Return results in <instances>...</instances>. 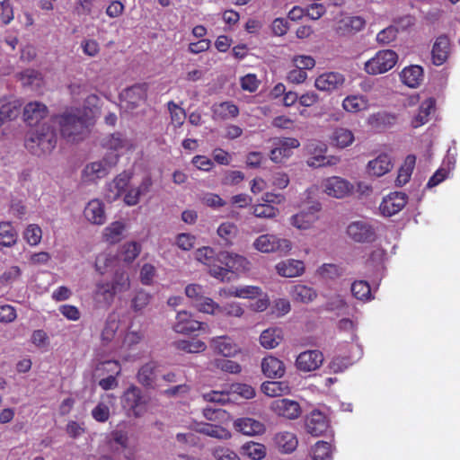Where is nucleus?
<instances>
[{"instance_id": "1", "label": "nucleus", "mask_w": 460, "mask_h": 460, "mask_svg": "<svg viewBox=\"0 0 460 460\" xmlns=\"http://www.w3.org/2000/svg\"><path fill=\"white\" fill-rule=\"evenodd\" d=\"M60 132L67 141H79L86 136L91 125L87 111L84 109H72L58 118Z\"/></svg>"}, {"instance_id": "2", "label": "nucleus", "mask_w": 460, "mask_h": 460, "mask_svg": "<svg viewBox=\"0 0 460 460\" xmlns=\"http://www.w3.org/2000/svg\"><path fill=\"white\" fill-rule=\"evenodd\" d=\"M57 135L49 125H42L26 140V147L34 155H41L50 153L56 146Z\"/></svg>"}, {"instance_id": "3", "label": "nucleus", "mask_w": 460, "mask_h": 460, "mask_svg": "<svg viewBox=\"0 0 460 460\" xmlns=\"http://www.w3.org/2000/svg\"><path fill=\"white\" fill-rule=\"evenodd\" d=\"M252 247L262 253L288 254L292 249V243L287 238L277 234H264L258 236L252 243Z\"/></svg>"}, {"instance_id": "4", "label": "nucleus", "mask_w": 460, "mask_h": 460, "mask_svg": "<svg viewBox=\"0 0 460 460\" xmlns=\"http://www.w3.org/2000/svg\"><path fill=\"white\" fill-rule=\"evenodd\" d=\"M398 61V55L392 49L377 51L364 64V71L370 75L385 74L391 70Z\"/></svg>"}, {"instance_id": "5", "label": "nucleus", "mask_w": 460, "mask_h": 460, "mask_svg": "<svg viewBox=\"0 0 460 460\" xmlns=\"http://www.w3.org/2000/svg\"><path fill=\"white\" fill-rule=\"evenodd\" d=\"M119 161V155L108 154L102 160L88 164L83 171L86 181H94L108 175Z\"/></svg>"}, {"instance_id": "6", "label": "nucleus", "mask_w": 460, "mask_h": 460, "mask_svg": "<svg viewBox=\"0 0 460 460\" xmlns=\"http://www.w3.org/2000/svg\"><path fill=\"white\" fill-rule=\"evenodd\" d=\"M185 294L193 305L200 312L213 314L219 305L206 296V289L199 284H190L185 288Z\"/></svg>"}, {"instance_id": "7", "label": "nucleus", "mask_w": 460, "mask_h": 460, "mask_svg": "<svg viewBox=\"0 0 460 460\" xmlns=\"http://www.w3.org/2000/svg\"><path fill=\"white\" fill-rule=\"evenodd\" d=\"M122 405L130 414L140 417L146 411V399L137 386H130L123 394Z\"/></svg>"}, {"instance_id": "8", "label": "nucleus", "mask_w": 460, "mask_h": 460, "mask_svg": "<svg viewBox=\"0 0 460 460\" xmlns=\"http://www.w3.org/2000/svg\"><path fill=\"white\" fill-rule=\"evenodd\" d=\"M273 146L270 158L279 164L289 158L293 154L292 150L299 147L300 143L295 137H277L273 139Z\"/></svg>"}, {"instance_id": "9", "label": "nucleus", "mask_w": 460, "mask_h": 460, "mask_svg": "<svg viewBox=\"0 0 460 460\" xmlns=\"http://www.w3.org/2000/svg\"><path fill=\"white\" fill-rule=\"evenodd\" d=\"M321 210V205L316 203L306 209L293 215L289 221L290 224L299 230H308L319 220L318 212Z\"/></svg>"}, {"instance_id": "10", "label": "nucleus", "mask_w": 460, "mask_h": 460, "mask_svg": "<svg viewBox=\"0 0 460 460\" xmlns=\"http://www.w3.org/2000/svg\"><path fill=\"white\" fill-rule=\"evenodd\" d=\"M217 261L226 267L228 274L230 272H246L251 269V263L245 257L228 252L217 253Z\"/></svg>"}, {"instance_id": "11", "label": "nucleus", "mask_w": 460, "mask_h": 460, "mask_svg": "<svg viewBox=\"0 0 460 460\" xmlns=\"http://www.w3.org/2000/svg\"><path fill=\"white\" fill-rule=\"evenodd\" d=\"M322 187L328 196L336 199L344 198L353 190V185L349 181L338 176H332L323 180Z\"/></svg>"}, {"instance_id": "12", "label": "nucleus", "mask_w": 460, "mask_h": 460, "mask_svg": "<svg viewBox=\"0 0 460 460\" xmlns=\"http://www.w3.org/2000/svg\"><path fill=\"white\" fill-rule=\"evenodd\" d=\"M348 235L358 243H369L375 240L376 233L372 226L364 220L354 221L347 227Z\"/></svg>"}, {"instance_id": "13", "label": "nucleus", "mask_w": 460, "mask_h": 460, "mask_svg": "<svg viewBox=\"0 0 460 460\" xmlns=\"http://www.w3.org/2000/svg\"><path fill=\"white\" fill-rule=\"evenodd\" d=\"M366 26V20L361 16H346L335 24V32L341 37H350L362 31Z\"/></svg>"}, {"instance_id": "14", "label": "nucleus", "mask_w": 460, "mask_h": 460, "mask_svg": "<svg viewBox=\"0 0 460 460\" xmlns=\"http://www.w3.org/2000/svg\"><path fill=\"white\" fill-rule=\"evenodd\" d=\"M407 203V195L403 192H393L385 197L379 206L381 213L392 217L401 211Z\"/></svg>"}, {"instance_id": "15", "label": "nucleus", "mask_w": 460, "mask_h": 460, "mask_svg": "<svg viewBox=\"0 0 460 460\" xmlns=\"http://www.w3.org/2000/svg\"><path fill=\"white\" fill-rule=\"evenodd\" d=\"M271 410L279 416L289 420L297 419L301 414V408L297 402L289 399L275 400L270 406Z\"/></svg>"}, {"instance_id": "16", "label": "nucleus", "mask_w": 460, "mask_h": 460, "mask_svg": "<svg viewBox=\"0 0 460 460\" xmlns=\"http://www.w3.org/2000/svg\"><path fill=\"white\" fill-rule=\"evenodd\" d=\"M345 83V77L338 72H329L320 75L314 82L315 87L323 92H332L341 89Z\"/></svg>"}, {"instance_id": "17", "label": "nucleus", "mask_w": 460, "mask_h": 460, "mask_svg": "<svg viewBox=\"0 0 460 460\" xmlns=\"http://www.w3.org/2000/svg\"><path fill=\"white\" fill-rule=\"evenodd\" d=\"M323 361V353L319 350H306L298 355L296 360V367L305 372L317 369Z\"/></svg>"}, {"instance_id": "18", "label": "nucleus", "mask_w": 460, "mask_h": 460, "mask_svg": "<svg viewBox=\"0 0 460 460\" xmlns=\"http://www.w3.org/2000/svg\"><path fill=\"white\" fill-rule=\"evenodd\" d=\"M305 429L314 437L323 435L329 427L326 416L318 410L312 411L305 418Z\"/></svg>"}, {"instance_id": "19", "label": "nucleus", "mask_w": 460, "mask_h": 460, "mask_svg": "<svg viewBox=\"0 0 460 460\" xmlns=\"http://www.w3.org/2000/svg\"><path fill=\"white\" fill-rule=\"evenodd\" d=\"M137 381L147 388H160L163 385L157 375V364L148 362L141 367L137 373Z\"/></svg>"}, {"instance_id": "20", "label": "nucleus", "mask_w": 460, "mask_h": 460, "mask_svg": "<svg viewBox=\"0 0 460 460\" xmlns=\"http://www.w3.org/2000/svg\"><path fill=\"white\" fill-rule=\"evenodd\" d=\"M451 52V42L449 38L442 34L438 36L433 44L431 50L432 62L435 66L443 65L448 58Z\"/></svg>"}, {"instance_id": "21", "label": "nucleus", "mask_w": 460, "mask_h": 460, "mask_svg": "<svg viewBox=\"0 0 460 460\" xmlns=\"http://www.w3.org/2000/svg\"><path fill=\"white\" fill-rule=\"evenodd\" d=\"M152 185L153 181L151 177H144L137 187H129L127 189L123 199L124 202L129 207L136 206L139 202L141 196L150 191Z\"/></svg>"}, {"instance_id": "22", "label": "nucleus", "mask_w": 460, "mask_h": 460, "mask_svg": "<svg viewBox=\"0 0 460 460\" xmlns=\"http://www.w3.org/2000/svg\"><path fill=\"white\" fill-rule=\"evenodd\" d=\"M202 325L203 323L194 320L190 314L186 311H181L177 314L173 330L178 333L190 334L202 329Z\"/></svg>"}, {"instance_id": "23", "label": "nucleus", "mask_w": 460, "mask_h": 460, "mask_svg": "<svg viewBox=\"0 0 460 460\" xmlns=\"http://www.w3.org/2000/svg\"><path fill=\"white\" fill-rule=\"evenodd\" d=\"M210 347L224 357H234L240 352V349L231 338L227 336L214 337L209 341Z\"/></svg>"}, {"instance_id": "24", "label": "nucleus", "mask_w": 460, "mask_h": 460, "mask_svg": "<svg viewBox=\"0 0 460 460\" xmlns=\"http://www.w3.org/2000/svg\"><path fill=\"white\" fill-rule=\"evenodd\" d=\"M234 427L238 432L246 436H256L265 431V426L262 422L248 417L235 420Z\"/></svg>"}, {"instance_id": "25", "label": "nucleus", "mask_w": 460, "mask_h": 460, "mask_svg": "<svg viewBox=\"0 0 460 460\" xmlns=\"http://www.w3.org/2000/svg\"><path fill=\"white\" fill-rule=\"evenodd\" d=\"M147 95V84H137L131 87L127 88L122 96L128 102V108L134 109L137 107L141 102H145Z\"/></svg>"}, {"instance_id": "26", "label": "nucleus", "mask_w": 460, "mask_h": 460, "mask_svg": "<svg viewBox=\"0 0 460 460\" xmlns=\"http://www.w3.org/2000/svg\"><path fill=\"white\" fill-rule=\"evenodd\" d=\"M279 275L285 278L299 277L305 272V264L302 261L288 259L276 265Z\"/></svg>"}, {"instance_id": "27", "label": "nucleus", "mask_w": 460, "mask_h": 460, "mask_svg": "<svg viewBox=\"0 0 460 460\" xmlns=\"http://www.w3.org/2000/svg\"><path fill=\"white\" fill-rule=\"evenodd\" d=\"M261 371L269 378H280L285 374L284 363L273 356H267L261 360Z\"/></svg>"}, {"instance_id": "28", "label": "nucleus", "mask_w": 460, "mask_h": 460, "mask_svg": "<svg viewBox=\"0 0 460 460\" xmlns=\"http://www.w3.org/2000/svg\"><path fill=\"white\" fill-rule=\"evenodd\" d=\"M84 215L85 218L95 225H102L106 220L103 204L99 199H92L84 208Z\"/></svg>"}, {"instance_id": "29", "label": "nucleus", "mask_w": 460, "mask_h": 460, "mask_svg": "<svg viewBox=\"0 0 460 460\" xmlns=\"http://www.w3.org/2000/svg\"><path fill=\"white\" fill-rule=\"evenodd\" d=\"M367 168L369 174L380 177L391 171L393 163L388 155L381 154L369 161Z\"/></svg>"}, {"instance_id": "30", "label": "nucleus", "mask_w": 460, "mask_h": 460, "mask_svg": "<svg viewBox=\"0 0 460 460\" xmlns=\"http://www.w3.org/2000/svg\"><path fill=\"white\" fill-rule=\"evenodd\" d=\"M48 114V108L45 104L33 102H29L24 107L23 116L25 121H27L30 125H34L38 123L40 119L45 118Z\"/></svg>"}, {"instance_id": "31", "label": "nucleus", "mask_w": 460, "mask_h": 460, "mask_svg": "<svg viewBox=\"0 0 460 460\" xmlns=\"http://www.w3.org/2000/svg\"><path fill=\"white\" fill-rule=\"evenodd\" d=\"M102 146L112 151L129 150L133 147L132 142L121 133H114L102 139Z\"/></svg>"}, {"instance_id": "32", "label": "nucleus", "mask_w": 460, "mask_h": 460, "mask_svg": "<svg viewBox=\"0 0 460 460\" xmlns=\"http://www.w3.org/2000/svg\"><path fill=\"white\" fill-rule=\"evenodd\" d=\"M400 77L404 84L415 88L419 86L423 80V69L417 65L410 66L401 72Z\"/></svg>"}, {"instance_id": "33", "label": "nucleus", "mask_w": 460, "mask_h": 460, "mask_svg": "<svg viewBox=\"0 0 460 460\" xmlns=\"http://www.w3.org/2000/svg\"><path fill=\"white\" fill-rule=\"evenodd\" d=\"M290 296L294 301L308 304L317 297V292L311 287L299 284L292 287Z\"/></svg>"}, {"instance_id": "34", "label": "nucleus", "mask_w": 460, "mask_h": 460, "mask_svg": "<svg viewBox=\"0 0 460 460\" xmlns=\"http://www.w3.org/2000/svg\"><path fill=\"white\" fill-rule=\"evenodd\" d=\"M226 296L243 299H253L262 296V289L258 286L232 287L226 291Z\"/></svg>"}, {"instance_id": "35", "label": "nucleus", "mask_w": 460, "mask_h": 460, "mask_svg": "<svg viewBox=\"0 0 460 460\" xmlns=\"http://www.w3.org/2000/svg\"><path fill=\"white\" fill-rule=\"evenodd\" d=\"M283 340L282 331L279 328H269L264 330L260 336L261 345L267 349L276 348Z\"/></svg>"}, {"instance_id": "36", "label": "nucleus", "mask_w": 460, "mask_h": 460, "mask_svg": "<svg viewBox=\"0 0 460 460\" xmlns=\"http://www.w3.org/2000/svg\"><path fill=\"white\" fill-rule=\"evenodd\" d=\"M110 284L112 287L111 290L117 295L127 292L131 287L128 272L125 270H117Z\"/></svg>"}, {"instance_id": "37", "label": "nucleus", "mask_w": 460, "mask_h": 460, "mask_svg": "<svg viewBox=\"0 0 460 460\" xmlns=\"http://www.w3.org/2000/svg\"><path fill=\"white\" fill-rule=\"evenodd\" d=\"M197 430L201 434L219 440H228L232 438L231 432L219 425L202 423L199 426Z\"/></svg>"}, {"instance_id": "38", "label": "nucleus", "mask_w": 460, "mask_h": 460, "mask_svg": "<svg viewBox=\"0 0 460 460\" xmlns=\"http://www.w3.org/2000/svg\"><path fill=\"white\" fill-rule=\"evenodd\" d=\"M217 234L222 245L230 246L237 236L238 227L232 222H224L217 227Z\"/></svg>"}, {"instance_id": "39", "label": "nucleus", "mask_w": 460, "mask_h": 460, "mask_svg": "<svg viewBox=\"0 0 460 460\" xmlns=\"http://www.w3.org/2000/svg\"><path fill=\"white\" fill-rule=\"evenodd\" d=\"M261 391L269 397L282 396L289 393V386L286 382L267 381L262 383Z\"/></svg>"}, {"instance_id": "40", "label": "nucleus", "mask_w": 460, "mask_h": 460, "mask_svg": "<svg viewBox=\"0 0 460 460\" xmlns=\"http://www.w3.org/2000/svg\"><path fill=\"white\" fill-rule=\"evenodd\" d=\"M212 111L213 118L220 119L235 118L239 113L237 106L229 102H224L219 104H215L212 107Z\"/></svg>"}, {"instance_id": "41", "label": "nucleus", "mask_w": 460, "mask_h": 460, "mask_svg": "<svg viewBox=\"0 0 460 460\" xmlns=\"http://www.w3.org/2000/svg\"><path fill=\"white\" fill-rule=\"evenodd\" d=\"M18 234L10 222H0V245L12 247L17 243Z\"/></svg>"}, {"instance_id": "42", "label": "nucleus", "mask_w": 460, "mask_h": 460, "mask_svg": "<svg viewBox=\"0 0 460 460\" xmlns=\"http://www.w3.org/2000/svg\"><path fill=\"white\" fill-rule=\"evenodd\" d=\"M275 441L278 447L284 453L293 452L298 444L296 435L292 432H279L275 436Z\"/></svg>"}, {"instance_id": "43", "label": "nucleus", "mask_w": 460, "mask_h": 460, "mask_svg": "<svg viewBox=\"0 0 460 460\" xmlns=\"http://www.w3.org/2000/svg\"><path fill=\"white\" fill-rule=\"evenodd\" d=\"M342 107L348 112H358L368 108V101L363 95H349L342 102Z\"/></svg>"}, {"instance_id": "44", "label": "nucleus", "mask_w": 460, "mask_h": 460, "mask_svg": "<svg viewBox=\"0 0 460 460\" xmlns=\"http://www.w3.org/2000/svg\"><path fill=\"white\" fill-rule=\"evenodd\" d=\"M111 288L112 287L110 282L97 283L94 291L95 300L110 306L112 304L115 296L117 295L116 293H113Z\"/></svg>"}, {"instance_id": "45", "label": "nucleus", "mask_w": 460, "mask_h": 460, "mask_svg": "<svg viewBox=\"0 0 460 460\" xmlns=\"http://www.w3.org/2000/svg\"><path fill=\"white\" fill-rule=\"evenodd\" d=\"M416 163V157L412 155H409L403 163V164L400 167L398 175L396 178V185L402 186L406 184L411 176L414 166Z\"/></svg>"}, {"instance_id": "46", "label": "nucleus", "mask_w": 460, "mask_h": 460, "mask_svg": "<svg viewBox=\"0 0 460 460\" xmlns=\"http://www.w3.org/2000/svg\"><path fill=\"white\" fill-rule=\"evenodd\" d=\"M354 139L352 131L345 128H336L332 136V143L340 148H345L350 146Z\"/></svg>"}, {"instance_id": "47", "label": "nucleus", "mask_w": 460, "mask_h": 460, "mask_svg": "<svg viewBox=\"0 0 460 460\" xmlns=\"http://www.w3.org/2000/svg\"><path fill=\"white\" fill-rule=\"evenodd\" d=\"M435 107V102L432 99L425 100L420 106L418 114L412 119L411 125L413 128H419L428 121V118L431 111Z\"/></svg>"}, {"instance_id": "48", "label": "nucleus", "mask_w": 460, "mask_h": 460, "mask_svg": "<svg viewBox=\"0 0 460 460\" xmlns=\"http://www.w3.org/2000/svg\"><path fill=\"white\" fill-rule=\"evenodd\" d=\"M242 454L252 460H261L266 456L264 445L255 442H248L242 446Z\"/></svg>"}, {"instance_id": "49", "label": "nucleus", "mask_w": 460, "mask_h": 460, "mask_svg": "<svg viewBox=\"0 0 460 460\" xmlns=\"http://www.w3.org/2000/svg\"><path fill=\"white\" fill-rule=\"evenodd\" d=\"M152 296L150 293L139 289L135 292L131 298L130 307L135 313H139L144 310L151 302Z\"/></svg>"}, {"instance_id": "50", "label": "nucleus", "mask_w": 460, "mask_h": 460, "mask_svg": "<svg viewBox=\"0 0 460 460\" xmlns=\"http://www.w3.org/2000/svg\"><path fill=\"white\" fill-rule=\"evenodd\" d=\"M174 345L176 349L188 353H199L207 348L205 342L199 340H180L175 341Z\"/></svg>"}, {"instance_id": "51", "label": "nucleus", "mask_w": 460, "mask_h": 460, "mask_svg": "<svg viewBox=\"0 0 460 460\" xmlns=\"http://www.w3.org/2000/svg\"><path fill=\"white\" fill-rule=\"evenodd\" d=\"M21 82L22 85L29 86L32 90H37L40 87L42 77L40 72L33 69H27L21 74Z\"/></svg>"}, {"instance_id": "52", "label": "nucleus", "mask_w": 460, "mask_h": 460, "mask_svg": "<svg viewBox=\"0 0 460 460\" xmlns=\"http://www.w3.org/2000/svg\"><path fill=\"white\" fill-rule=\"evenodd\" d=\"M125 226L123 223L116 221L111 223L109 226L104 229V237L110 243H115L120 241Z\"/></svg>"}, {"instance_id": "53", "label": "nucleus", "mask_w": 460, "mask_h": 460, "mask_svg": "<svg viewBox=\"0 0 460 460\" xmlns=\"http://www.w3.org/2000/svg\"><path fill=\"white\" fill-rule=\"evenodd\" d=\"M119 323L115 317L109 316L107 318L104 324V328L101 334L102 341L103 342L109 343L114 339L116 332L119 329Z\"/></svg>"}, {"instance_id": "54", "label": "nucleus", "mask_w": 460, "mask_h": 460, "mask_svg": "<svg viewBox=\"0 0 460 460\" xmlns=\"http://www.w3.org/2000/svg\"><path fill=\"white\" fill-rule=\"evenodd\" d=\"M167 107L171 115L172 123L176 128L181 127L186 119L185 111L182 108H181L178 104H176L173 101H170L167 103Z\"/></svg>"}, {"instance_id": "55", "label": "nucleus", "mask_w": 460, "mask_h": 460, "mask_svg": "<svg viewBox=\"0 0 460 460\" xmlns=\"http://www.w3.org/2000/svg\"><path fill=\"white\" fill-rule=\"evenodd\" d=\"M130 178L129 173L123 172L111 182V188L117 189L116 194L111 195L112 198H119L127 190Z\"/></svg>"}, {"instance_id": "56", "label": "nucleus", "mask_w": 460, "mask_h": 460, "mask_svg": "<svg viewBox=\"0 0 460 460\" xmlns=\"http://www.w3.org/2000/svg\"><path fill=\"white\" fill-rule=\"evenodd\" d=\"M351 293L358 300H368L371 295V289L367 281L358 280L351 285Z\"/></svg>"}, {"instance_id": "57", "label": "nucleus", "mask_w": 460, "mask_h": 460, "mask_svg": "<svg viewBox=\"0 0 460 460\" xmlns=\"http://www.w3.org/2000/svg\"><path fill=\"white\" fill-rule=\"evenodd\" d=\"M332 446L325 441H318L315 443L312 450V457L314 460H326L331 457Z\"/></svg>"}, {"instance_id": "58", "label": "nucleus", "mask_w": 460, "mask_h": 460, "mask_svg": "<svg viewBox=\"0 0 460 460\" xmlns=\"http://www.w3.org/2000/svg\"><path fill=\"white\" fill-rule=\"evenodd\" d=\"M231 395H239L243 399H252L255 396V389L247 384L235 383L230 386Z\"/></svg>"}, {"instance_id": "59", "label": "nucleus", "mask_w": 460, "mask_h": 460, "mask_svg": "<svg viewBox=\"0 0 460 460\" xmlns=\"http://www.w3.org/2000/svg\"><path fill=\"white\" fill-rule=\"evenodd\" d=\"M202 398L206 402L226 404L231 401L229 391H210L202 394Z\"/></svg>"}, {"instance_id": "60", "label": "nucleus", "mask_w": 460, "mask_h": 460, "mask_svg": "<svg viewBox=\"0 0 460 460\" xmlns=\"http://www.w3.org/2000/svg\"><path fill=\"white\" fill-rule=\"evenodd\" d=\"M213 365L216 368L230 374H238L242 370L237 362L226 358H217L213 361Z\"/></svg>"}, {"instance_id": "61", "label": "nucleus", "mask_w": 460, "mask_h": 460, "mask_svg": "<svg viewBox=\"0 0 460 460\" xmlns=\"http://www.w3.org/2000/svg\"><path fill=\"white\" fill-rule=\"evenodd\" d=\"M318 274L324 279H335L342 275V269L335 264H323L317 270Z\"/></svg>"}, {"instance_id": "62", "label": "nucleus", "mask_w": 460, "mask_h": 460, "mask_svg": "<svg viewBox=\"0 0 460 460\" xmlns=\"http://www.w3.org/2000/svg\"><path fill=\"white\" fill-rule=\"evenodd\" d=\"M24 238L30 245L39 244L42 238L41 228L37 225H30L24 232Z\"/></svg>"}, {"instance_id": "63", "label": "nucleus", "mask_w": 460, "mask_h": 460, "mask_svg": "<svg viewBox=\"0 0 460 460\" xmlns=\"http://www.w3.org/2000/svg\"><path fill=\"white\" fill-rule=\"evenodd\" d=\"M278 208L270 204H257L253 207V215L261 218H272L276 217Z\"/></svg>"}, {"instance_id": "64", "label": "nucleus", "mask_w": 460, "mask_h": 460, "mask_svg": "<svg viewBox=\"0 0 460 460\" xmlns=\"http://www.w3.org/2000/svg\"><path fill=\"white\" fill-rule=\"evenodd\" d=\"M216 460H240L237 454L232 449L225 447H217L212 450Z\"/></svg>"}]
</instances>
